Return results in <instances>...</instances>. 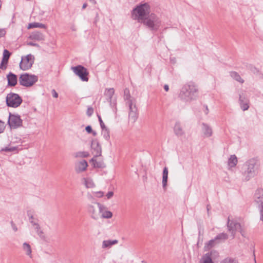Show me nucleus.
<instances>
[{
	"instance_id": "nucleus-1",
	"label": "nucleus",
	"mask_w": 263,
	"mask_h": 263,
	"mask_svg": "<svg viewBox=\"0 0 263 263\" xmlns=\"http://www.w3.org/2000/svg\"><path fill=\"white\" fill-rule=\"evenodd\" d=\"M198 92L197 86L193 82H190L182 87L178 97L183 102L190 103L197 99Z\"/></svg>"
},
{
	"instance_id": "nucleus-2",
	"label": "nucleus",
	"mask_w": 263,
	"mask_h": 263,
	"mask_svg": "<svg viewBox=\"0 0 263 263\" xmlns=\"http://www.w3.org/2000/svg\"><path fill=\"white\" fill-rule=\"evenodd\" d=\"M259 165V162L256 158H251L246 161L244 164L242 171L244 180L246 181H249L251 178L256 176Z\"/></svg>"
},
{
	"instance_id": "nucleus-3",
	"label": "nucleus",
	"mask_w": 263,
	"mask_h": 263,
	"mask_svg": "<svg viewBox=\"0 0 263 263\" xmlns=\"http://www.w3.org/2000/svg\"><path fill=\"white\" fill-rule=\"evenodd\" d=\"M150 6L147 3L137 5L132 11V18L142 23L150 14Z\"/></svg>"
},
{
	"instance_id": "nucleus-4",
	"label": "nucleus",
	"mask_w": 263,
	"mask_h": 263,
	"mask_svg": "<svg viewBox=\"0 0 263 263\" xmlns=\"http://www.w3.org/2000/svg\"><path fill=\"white\" fill-rule=\"evenodd\" d=\"M141 23H143L152 31L156 32L159 29L161 22L156 14L151 13L145 19H144Z\"/></svg>"
},
{
	"instance_id": "nucleus-5",
	"label": "nucleus",
	"mask_w": 263,
	"mask_h": 263,
	"mask_svg": "<svg viewBox=\"0 0 263 263\" xmlns=\"http://www.w3.org/2000/svg\"><path fill=\"white\" fill-rule=\"evenodd\" d=\"M38 80L37 76L25 73L21 74L19 78V83L21 85L25 87H31Z\"/></svg>"
},
{
	"instance_id": "nucleus-6",
	"label": "nucleus",
	"mask_w": 263,
	"mask_h": 263,
	"mask_svg": "<svg viewBox=\"0 0 263 263\" xmlns=\"http://www.w3.org/2000/svg\"><path fill=\"white\" fill-rule=\"evenodd\" d=\"M22 101V98L18 94L13 92L8 93L6 98L7 105L13 108L18 107Z\"/></svg>"
},
{
	"instance_id": "nucleus-7",
	"label": "nucleus",
	"mask_w": 263,
	"mask_h": 263,
	"mask_svg": "<svg viewBox=\"0 0 263 263\" xmlns=\"http://www.w3.org/2000/svg\"><path fill=\"white\" fill-rule=\"evenodd\" d=\"M227 227L228 231L231 232L233 238L235 237L237 231H239L242 236H244V232L240 223L235 220H230L229 217L228 219Z\"/></svg>"
},
{
	"instance_id": "nucleus-8",
	"label": "nucleus",
	"mask_w": 263,
	"mask_h": 263,
	"mask_svg": "<svg viewBox=\"0 0 263 263\" xmlns=\"http://www.w3.org/2000/svg\"><path fill=\"white\" fill-rule=\"evenodd\" d=\"M254 201L259 210L260 220H263V189H258L254 194Z\"/></svg>"
},
{
	"instance_id": "nucleus-9",
	"label": "nucleus",
	"mask_w": 263,
	"mask_h": 263,
	"mask_svg": "<svg viewBox=\"0 0 263 263\" xmlns=\"http://www.w3.org/2000/svg\"><path fill=\"white\" fill-rule=\"evenodd\" d=\"M34 62V57L31 54L22 57L20 67L23 70H27L31 68Z\"/></svg>"
},
{
	"instance_id": "nucleus-10",
	"label": "nucleus",
	"mask_w": 263,
	"mask_h": 263,
	"mask_svg": "<svg viewBox=\"0 0 263 263\" xmlns=\"http://www.w3.org/2000/svg\"><path fill=\"white\" fill-rule=\"evenodd\" d=\"M105 208L100 203L97 202L95 205H89L88 208V212L91 215V217L97 220L100 217V212H102V209Z\"/></svg>"
},
{
	"instance_id": "nucleus-11",
	"label": "nucleus",
	"mask_w": 263,
	"mask_h": 263,
	"mask_svg": "<svg viewBox=\"0 0 263 263\" xmlns=\"http://www.w3.org/2000/svg\"><path fill=\"white\" fill-rule=\"evenodd\" d=\"M73 72L83 81L87 82L88 81V72L87 69L84 66L79 65L75 67H71Z\"/></svg>"
},
{
	"instance_id": "nucleus-12",
	"label": "nucleus",
	"mask_w": 263,
	"mask_h": 263,
	"mask_svg": "<svg viewBox=\"0 0 263 263\" xmlns=\"http://www.w3.org/2000/svg\"><path fill=\"white\" fill-rule=\"evenodd\" d=\"M239 104L243 111L247 110L249 108V100L246 91L240 89L238 90Z\"/></svg>"
},
{
	"instance_id": "nucleus-13",
	"label": "nucleus",
	"mask_w": 263,
	"mask_h": 263,
	"mask_svg": "<svg viewBox=\"0 0 263 263\" xmlns=\"http://www.w3.org/2000/svg\"><path fill=\"white\" fill-rule=\"evenodd\" d=\"M8 123L11 128H16L22 126V120L20 116L10 112Z\"/></svg>"
},
{
	"instance_id": "nucleus-14",
	"label": "nucleus",
	"mask_w": 263,
	"mask_h": 263,
	"mask_svg": "<svg viewBox=\"0 0 263 263\" xmlns=\"http://www.w3.org/2000/svg\"><path fill=\"white\" fill-rule=\"evenodd\" d=\"M88 163L85 160H82L75 164V171L77 173H80L86 170Z\"/></svg>"
},
{
	"instance_id": "nucleus-15",
	"label": "nucleus",
	"mask_w": 263,
	"mask_h": 263,
	"mask_svg": "<svg viewBox=\"0 0 263 263\" xmlns=\"http://www.w3.org/2000/svg\"><path fill=\"white\" fill-rule=\"evenodd\" d=\"M91 146L93 150V153L95 157H99L101 155V147L97 140H92Z\"/></svg>"
},
{
	"instance_id": "nucleus-16",
	"label": "nucleus",
	"mask_w": 263,
	"mask_h": 263,
	"mask_svg": "<svg viewBox=\"0 0 263 263\" xmlns=\"http://www.w3.org/2000/svg\"><path fill=\"white\" fill-rule=\"evenodd\" d=\"M8 80V86L13 87L15 86L17 82V76L13 73L10 72L7 76Z\"/></svg>"
},
{
	"instance_id": "nucleus-17",
	"label": "nucleus",
	"mask_w": 263,
	"mask_h": 263,
	"mask_svg": "<svg viewBox=\"0 0 263 263\" xmlns=\"http://www.w3.org/2000/svg\"><path fill=\"white\" fill-rule=\"evenodd\" d=\"M201 130L204 136L206 137H210L213 134V130L212 127L208 124L202 123L201 125Z\"/></svg>"
},
{
	"instance_id": "nucleus-18",
	"label": "nucleus",
	"mask_w": 263,
	"mask_h": 263,
	"mask_svg": "<svg viewBox=\"0 0 263 263\" xmlns=\"http://www.w3.org/2000/svg\"><path fill=\"white\" fill-rule=\"evenodd\" d=\"M29 38L31 40L41 41L45 40V35L41 32L34 31L30 34Z\"/></svg>"
},
{
	"instance_id": "nucleus-19",
	"label": "nucleus",
	"mask_w": 263,
	"mask_h": 263,
	"mask_svg": "<svg viewBox=\"0 0 263 263\" xmlns=\"http://www.w3.org/2000/svg\"><path fill=\"white\" fill-rule=\"evenodd\" d=\"M174 132L175 134L178 137L182 136L184 134V132L179 122H176L174 127Z\"/></svg>"
},
{
	"instance_id": "nucleus-20",
	"label": "nucleus",
	"mask_w": 263,
	"mask_h": 263,
	"mask_svg": "<svg viewBox=\"0 0 263 263\" xmlns=\"http://www.w3.org/2000/svg\"><path fill=\"white\" fill-rule=\"evenodd\" d=\"M218 254L217 252L215 250L211 251L210 253H208L203 256L202 263H214L212 261V254Z\"/></svg>"
},
{
	"instance_id": "nucleus-21",
	"label": "nucleus",
	"mask_w": 263,
	"mask_h": 263,
	"mask_svg": "<svg viewBox=\"0 0 263 263\" xmlns=\"http://www.w3.org/2000/svg\"><path fill=\"white\" fill-rule=\"evenodd\" d=\"M97 157H94L90 160V162L92 164L94 167L96 168H104L105 166L104 162L102 161H97L96 158Z\"/></svg>"
},
{
	"instance_id": "nucleus-22",
	"label": "nucleus",
	"mask_w": 263,
	"mask_h": 263,
	"mask_svg": "<svg viewBox=\"0 0 263 263\" xmlns=\"http://www.w3.org/2000/svg\"><path fill=\"white\" fill-rule=\"evenodd\" d=\"M168 168L167 167H164L162 173V186L163 188L165 189L167 186V179H168Z\"/></svg>"
},
{
	"instance_id": "nucleus-23",
	"label": "nucleus",
	"mask_w": 263,
	"mask_h": 263,
	"mask_svg": "<svg viewBox=\"0 0 263 263\" xmlns=\"http://www.w3.org/2000/svg\"><path fill=\"white\" fill-rule=\"evenodd\" d=\"M115 93L114 89L111 88H108L106 89L104 92V95L106 97V99L107 101L109 102H111V98Z\"/></svg>"
},
{
	"instance_id": "nucleus-24",
	"label": "nucleus",
	"mask_w": 263,
	"mask_h": 263,
	"mask_svg": "<svg viewBox=\"0 0 263 263\" xmlns=\"http://www.w3.org/2000/svg\"><path fill=\"white\" fill-rule=\"evenodd\" d=\"M246 67H247V69L250 70L251 72L253 73L254 74H256L257 76H259V75L262 76L260 71L257 68H256V67L253 66V65L247 64L246 65Z\"/></svg>"
},
{
	"instance_id": "nucleus-25",
	"label": "nucleus",
	"mask_w": 263,
	"mask_h": 263,
	"mask_svg": "<svg viewBox=\"0 0 263 263\" xmlns=\"http://www.w3.org/2000/svg\"><path fill=\"white\" fill-rule=\"evenodd\" d=\"M230 75L232 78L236 81L239 82L240 83H243L244 80L241 78L239 74L236 71H231L230 72Z\"/></svg>"
},
{
	"instance_id": "nucleus-26",
	"label": "nucleus",
	"mask_w": 263,
	"mask_h": 263,
	"mask_svg": "<svg viewBox=\"0 0 263 263\" xmlns=\"http://www.w3.org/2000/svg\"><path fill=\"white\" fill-rule=\"evenodd\" d=\"M118 241L116 239L115 240H104L102 242V248H110L112 245H116L118 243Z\"/></svg>"
},
{
	"instance_id": "nucleus-27",
	"label": "nucleus",
	"mask_w": 263,
	"mask_h": 263,
	"mask_svg": "<svg viewBox=\"0 0 263 263\" xmlns=\"http://www.w3.org/2000/svg\"><path fill=\"white\" fill-rule=\"evenodd\" d=\"M217 243H219L221 241H224L228 238V235L227 233H221L217 235L214 238Z\"/></svg>"
},
{
	"instance_id": "nucleus-28",
	"label": "nucleus",
	"mask_w": 263,
	"mask_h": 263,
	"mask_svg": "<svg viewBox=\"0 0 263 263\" xmlns=\"http://www.w3.org/2000/svg\"><path fill=\"white\" fill-rule=\"evenodd\" d=\"M126 104L129 107V111H137L138 109L136 106V99H133L132 100L128 101V102H126Z\"/></svg>"
},
{
	"instance_id": "nucleus-29",
	"label": "nucleus",
	"mask_w": 263,
	"mask_h": 263,
	"mask_svg": "<svg viewBox=\"0 0 263 263\" xmlns=\"http://www.w3.org/2000/svg\"><path fill=\"white\" fill-rule=\"evenodd\" d=\"M237 163V158L235 155H231L228 160V165L231 167H234Z\"/></svg>"
},
{
	"instance_id": "nucleus-30",
	"label": "nucleus",
	"mask_w": 263,
	"mask_h": 263,
	"mask_svg": "<svg viewBox=\"0 0 263 263\" xmlns=\"http://www.w3.org/2000/svg\"><path fill=\"white\" fill-rule=\"evenodd\" d=\"M23 249L24 251L26 252V255H28L30 258H31L32 257V255H31L32 250H31V247L29 245V244L27 242H24L23 244Z\"/></svg>"
},
{
	"instance_id": "nucleus-31",
	"label": "nucleus",
	"mask_w": 263,
	"mask_h": 263,
	"mask_svg": "<svg viewBox=\"0 0 263 263\" xmlns=\"http://www.w3.org/2000/svg\"><path fill=\"white\" fill-rule=\"evenodd\" d=\"M138 112L137 111H129L128 118L129 120L134 123L137 119Z\"/></svg>"
},
{
	"instance_id": "nucleus-32",
	"label": "nucleus",
	"mask_w": 263,
	"mask_h": 263,
	"mask_svg": "<svg viewBox=\"0 0 263 263\" xmlns=\"http://www.w3.org/2000/svg\"><path fill=\"white\" fill-rule=\"evenodd\" d=\"M73 155L75 158H86L89 156V154L87 152L80 151L74 153Z\"/></svg>"
},
{
	"instance_id": "nucleus-33",
	"label": "nucleus",
	"mask_w": 263,
	"mask_h": 263,
	"mask_svg": "<svg viewBox=\"0 0 263 263\" xmlns=\"http://www.w3.org/2000/svg\"><path fill=\"white\" fill-rule=\"evenodd\" d=\"M28 28L29 29L33 28H45L46 26H45V25L42 24V23L34 22V23L29 24Z\"/></svg>"
},
{
	"instance_id": "nucleus-34",
	"label": "nucleus",
	"mask_w": 263,
	"mask_h": 263,
	"mask_svg": "<svg viewBox=\"0 0 263 263\" xmlns=\"http://www.w3.org/2000/svg\"><path fill=\"white\" fill-rule=\"evenodd\" d=\"M124 99L126 102H128V101L135 99L134 98H132L129 93V90L128 88H125L124 90Z\"/></svg>"
},
{
	"instance_id": "nucleus-35",
	"label": "nucleus",
	"mask_w": 263,
	"mask_h": 263,
	"mask_svg": "<svg viewBox=\"0 0 263 263\" xmlns=\"http://www.w3.org/2000/svg\"><path fill=\"white\" fill-rule=\"evenodd\" d=\"M104 209H102V212H100L101 213V215L100 216V217L103 218H110L112 216V214L110 211H103V210Z\"/></svg>"
},
{
	"instance_id": "nucleus-36",
	"label": "nucleus",
	"mask_w": 263,
	"mask_h": 263,
	"mask_svg": "<svg viewBox=\"0 0 263 263\" xmlns=\"http://www.w3.org/2000/svg\"><path fill=\"white\" fill-rule=\"evenodd\" d=\"M10 55L11 53L8 50L5 49L3 52L2 61L5 62V63H8Z\"/></svg>"
},
{
	"instance_id": "nucleus-37",
	"label": "nucleus",
	"mask_w": 263,
	"mask_h": 263,
	"mask_svg": "<svg viewBox=\"0 0 263 263\" xmlns=\"http://www.w3.org/2000/svg\"><path fill=\"white\" fill-rule=\"evenodd\" d=\"M29 221L32 224V226L34 227V229H39V224L37 221L35 220V218L32 215L29 216Z\"/></svg>"
},
{
	"instance_id": "nucleus-38",
	"label": "nucleus",
	"mask_w": 263,
	"mask_h": 263,
	"mask_svg": "<svg viewBox=\"0 0 263 263\" xmlns=\"http://www.w3.org/2000/svg\"><path fill=\"white\" fill-rule=\"evenodd\" d=\"M84 180L85 185L87 188H92L95 186V184L91 179L84 178Z\"/></svg>"
},
{
	"instance_id": "nucleus-39",
	"label": "nucleus",
	"mask_w": 263,
	"mask_h": 263,
	"mask_svg": "<svg viewBox=\"0 0 263 263\" xmlns=\"http://www.w3.org/2000/svg\"><path fill=\"white\" fill-rule=\"evenodd\" d=\"M220 263H238V261L235 258L228 257L222 260Z\"/></svg>"
},
{
	"instance_id": "nucleus-40",
	"label": "nucleus",
	"mask_w": 263,
	"mask_h": 263,
	"mask_svg": "<svg viewBox=\"0 0 263 263\" xmlns=\"http://www.w3.org/2000/svg\"><path fill=\"white\" fill-rule=\"evenodd\" d=\"M102 129L103 137L105 139V140H108L110 138L109 129L107 127Z\"/></svg>"
},
{
	"instance_id": "nucleus-41",
	"label": "nucleus",
	"mask_w": 263,
	"mask_h": 263,
	"mask_svg": "<svg viewBox=\"0 0 263 263\" xmlns=\"http://www.w3.org/2000/svg\"><path fill=\"white\" fill-rule=\"evenodd\" d=\"M35 230L36 233L39 235V236L42 238L44 239L45 236L44 235V233L42 230H41V227L39 226V229H34Z\"/></svg>"
},
{
	"instance_id": "nucleus-42",
	"label": "nucleus",
	"mask_w": 263,
	"mask_h": 263,
	"mask_svg": "<svg viewBox=\"0 0 263 263\" xmlns=\"http://www.w3.org/2000/svg\"><path fill=\"white\" fill-rule=\"evenodd\" d=\"M35 230L36 233L39 235V236L42 238L44 239L45 236L44 235V233L42 230H41V227L39 226V229H34Z\"/></svg>"
},
{
	"instance_id": "nucleus-43",
	"label": "nucleus",
	"mask_w": 263,
	"mask_h": 263,
	"mask_svg": "<svg viewBox=\"0 0 263 263\" xmlns=\"http://www.w3.org/2000/svg\"><path fill=\"white\" fill-rule=\"evenodd\" d=\"M35 230L36 233L39 235V236L42 238L44 239L45 236L44 235V233L42 230H41V227L39 226V229H34Z\"/></svg>"
},
{
	"instance_id": "nucleus-44",
	"label": "nucleus",
	"mask_w": 263,
	"mask_h": 263,
	"mask_svg": "<svg viewBox=\"0 0 263 263\" xmlns=\"http://www.w3.org/2000/svg\"><path fill=\"white\" fill-rule=\"evenodd\" d=\"M17 149V147H6L4 148H2V151H5V152H13L14 151H16Z\"/></svg>"
},
{
	"instance_id": "nucleus-45",
	"label": "nucleus",
	"mask_w": 263,
	"mask_h": 263,
	"mask_svg": "<svg viewBox=\"0 0 263 263\" xmlns=\"http://www.w3.org/2000/svg\"><path fill=\"white\" fill-rule=\"evenodd\" d=\"M216 243H217L215 240V238L210 240L208 243H207V247L208 248H211L213 247Z\"/></svg>"
},
{
	"instance_id": "nucleus-46",
	"label": "nucleus",
	"mask_w": 263,
	"mask_h": 263,
	"mask_svg": "<svg viewBox=\"0 0 263 263\" xmlns=\"http://www.w3.org/2000/svg\"><path fill=\"white\" fill-rule=\"evenodd\" d=\"M98 119H99V123H100L101 129H103V128H106V127L105 126L104 123H103V121H102L100 116L98 115Z\"/></svg>"
},
{
	"instance_id": "nucleus-47",
	"label": "nucleus",
	"mask_w": 263,
	"mask_h": 263,
	"mask_svg": "<svg viewBox=\"0 0 263 263\" xmlns=\"http://www.w3.org/2000/svg\"><path fill=\"white\" fill-rule=\"evenodd\" d=\"M8 63H5V62L2 61L0 64V69L4 70L7 68V65Z\"/></svg>"
},
{
	"instance_id": "nucleus-48",
	"label": "nucleus",
	"mask_w": 263,
	"mask_h": 263,
	"mask_svg": "<svg viewBox=\"0 0 263 263\" xmlns=\"http://www.w3.org/2000/svg\"><path fill=\"white\" fill-rule=\"evenodd\" d=\"M93 112V109L92 107H88L87 108V115L89 117L91 116L92 115Z\"/></svg>"
},
{
	"instance_id": "nucleus-49",
	"label": "nucleus",
	"mask_w": 263,
	"mask_h": 263,
	"mask_svg": "<svg viewBox=\"0 0 263 263\" xmlns=\"http://www.w3.org/2000/svg\"><path fill=\"white\" fill-rule=\"evenodd\" d=\"M85 130L88 134H90L92 132V129L90 125H87L85 128Z\"/></svg>"
},
{
	"instance_id": "nucleus-50",
	"label": "nucleus",
	"mask_w": 263,
	"mask_h": 263,
	"mask_svg": "<svg viewBox=\"0 0 263 263\" xmlns=\"http://www.w3.org/2000/svg\"><path fill=\"white\" fill-rule=\"evenodd\" d=\"M114 195V192L112 191L108 192L106 194V197L107 199L111 198Z\"/></svg>"
},
{
	"instance_id": "nucleus-51",
	"label": "nucleus",
	"mask_w": 263,
	"mask_h": 263,
	"mask_svg": "<svg viewBox=\"0 0 263 263\" xmlns=\"http://www.w3.org/2000/svg\"><path fill=\"white\" fill-rule=\"evenodd\" d=\"M4 130V123L0 120V134L3 133Z\"/></svg>"
},
{
	"instance_id": "nucleus-52",
	"label": "nucleus",
	"mask_w": 263,
	"mask_h": 263,
	"mask_svg": "<svg viewBox=\"0 0 263 263\" xmlns=\"http://www.w3.org/2000/svg\"><path fill=\"white\" fill-rule=\"evenodd\" d=\"M51 93H52V96L54 98H57L58 97V93L57 92V91L54 89L52 90Z\"/></svg>"
},
{
	"instance_id": "nucleus-53",
	"label": "nucleus",
	"mask_w": 263,
	"mask_h": 263,
	"mask_svg": "<svg viewBox=\"0 0 263 263\" xmlns=\"http://www.w3.org/2000/svg\"><path fill=\"white\" fill-rule=\"evenodd\" d=\"M6 34V31L4 29H0V37L4 36Z\"/></svg>"
},
{
	"instance_id": "nucleus-54",
	"label": "nucleus",
	"mask_w": 263,
	"mask_h": 263,
	"mask_svg": "<svg viewBox=\"0 0 263 263\" xmlns=\"http://www.w3.org/2000/svg\"><path fill=\"white\" fill-rule=\"evenodd\" d=\"M11 226H12V228L13 230L15 232L17 231V228L16 226H15V224L13 223V222L12 221H11Z\"/></svg>"
},
{
	"instance_id": "nucleus-55",
	"label": "nucleus",
	"mask_w": 263,
	"mask_h": 263,
	"mask_svg": "<svg viewBox=\"0 0 263 263\" xmlns=\"http://www.w3.org/2000/svg\"><path fill=\"white\" fill-rule=\"evenodd\" d=\"M27 44L31 46L39 47V45L37 44L32 42H28Z\"/></svg>"
},
{
	"instance_id": "nucleus-56",
	"label": "nucleus",
	"mask_w": 263,
	"mask_h": 263,
	"mask_svg": "<svg viewBox=\"0 0 263 263\" xmlns=\"http://www.w3.org/2000/svg\"><path fill=\"white\" fill-rule=\"evenodd\" d=\"M164 89L166 91H167L169 89V87L167 85H165L164 86Z\"/></svg>"
},
{
	"instance_id": "nucleus-57",
	"label": "nucleus",
	"mask_w": 263,
	"mask_h": 263,
	"mask_svg": "<svg viewBox=\"0 0 263 263\" xmlns=\"http://www.w3.org/2000/svg\"><path fill=\"white\" fill-rule=\"evenodd\" d=\"M98 194H99V195H98L99 197H102L104 195L103 192H101V191L98 192Z\"/></svg>"
},
{
	"instance_id": "nucleus-58",
	"label": "nucleus",
	"mask_w": 263,
	"mask_h": 263,
	"mask_svg": "<svg viewBox=\"0 0 263 263\" xmlns=\"http://www.w3.org/2000/svg\"><path fill=\"white\" fill-rule=\"evenodd\" d=\"M204 112H205V114H206V115H207V114H208V112H209V109H208V106H205V110H204Z\"/></svg>"
},
{
	"instance_id": "nucleus-59",
	"label": "nucleus",
	"mask_w": 263,
	"mask_h": 263,
	"mask_svg": "<svg viewBox=\"0 0 263 263\" xmlns=\"http://www.w3.org/2000/svg\"><path fill=\"white\" fill-rule=\"evenodd\" d=\"M87 5L86 3H85L83 5V6H82V9H84L85 8H86V7H87Z\"/></svg>"
},
{
	"instance_id": "nucleus-60",
	"label": "nucleus",
	"mask_w": 263,
	"mask_h": 263,
	"mask_svg": "<svg viewBox=\"0 0 263 263\" xmlns=\"http://www.w3.org/2000/svg\"><path fill=\"white\" fill-rule=\"evenodd\" d=\"M91 133L92 134V135H93L94 136H96V135H97V132H95V131H94V130H92V132H91Z\"/></svg>"
},
{
	"instance_id": "nucleus-61",
	"label": "nucleus",
	"mask_w": 263,
	"mask_h": 263,
	"mask_svg": "<svg viewBox=\"0 0 263 263\" xmlns=\"http://www.w3.org/2000/svg\"><path fill=\"white\" fill-rule=\"evenodd\" d=\"M1 6H2V2H1V1L0 0V8H1Z\"/></svg>"
},
{
	"instance_id": "nucleus-62",
	"label": "nucleus",
	"mask_w": 263,
	"mask_h": 263,
	"mask_svg": "<svg viewBox=\"0 0 263 263\" xmlns=\"http://www.w3.org/2000/svg\"><path fill=\"white\" fill-rule=\"evenodd\" d=\"M90 1H91V2H95V0H89Z\"/></svg>"
},
{
	"instance_id": "nucleus-63",
	"label": "nucleus",
	"mask_w": 263,
	"mask_h": 263,
	"mask_svg": "<svg viewBox=\"0 0 263 263\" xmlns=\"http://www.w3.org/2000/svg\"><path fill=\"white\" fill-rule=\"evenodd\" d=\"M141 263H145L144 261H142Z\"/></svg>"
}]
</instances>
